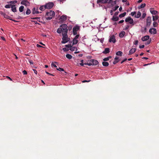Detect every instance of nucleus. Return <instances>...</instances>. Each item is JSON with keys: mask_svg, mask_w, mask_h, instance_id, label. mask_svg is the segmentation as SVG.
Masks as SVG:
<instances>
[{"mask_svg": "<svg viewBox=\"0 0 159 159\" xmlns=\"http://www.w3.org/2000/svg\"><path fill=\"white\" fill-rule=\"evenodd\" d=\"M67 26L65 24H63L60 26V27L58 28L57 30L58 33L60 34L62 32V33H67L68 29Z\"/></svg>", "mask_w": 159, "mask_h": 159, "instance_id": "obj_1", "label": "nucleus"}, {"mask_svg": "<svg viewBox=\"0 0 159 159\" xmlns=\"http://www.w3.org/2000/svg\"><path fill=\"white\" fill-rule=\"evenodd\" d=\"M46 15L48 16V17H46V19L47 20H51L53 17L55 15V12L54 11L50 10L49 11L47 12L46 13Z\"/></svg>", "mask_w": 159, "mask_h": 159, "instance_id": "obj_2", "label": "nucleus"}, {"mask_svg": "<svg viewBox=\"0 0 159 159\" xmlns=\"http://www.w3.org/2000/svg\"><path fill=\"white\" fill-rule=\"evenodd\" d=\"M88 62L87 63H85L84 64L90 66L91 65H97L98 63V61L97 60L94 59H91L89 60Z\"/></svg>", "mask_w": 159, "mask_h": 159, "instance_id": "obj_3", "label": "nucleus"}, {"mask_svg": "<svg viewBox=\"0 0 159 159\" xmlns=\"http://www.w3.org/2000/svg\"><path fill=\"white\" fill-rule=\"evenodd\" d=\"M67 33H62L63 37L62 38V41L61 43H65L68 42L70 40V38H68L67 35Z\"/></svg>", "mask_w": 159, "mask_h": 159, "instance_id": "obj_4", "label": "nucleus"}, {"mask_svg": "<svg viewBox=\"0 0 159 159\" xmlns=\"http://www.w3.org/2000/svg\"><path fill=\"white\" fill-rule=\"evenodd\" d=\"M54 5V4L52 2H49L47 3L45 5L46 9H50L52 8Z\"/></svg>", "mask_w": 159, "mask_h": 159, "instance_id": "obj_5", "label": "nucleus"}, {"mask_svg": "<svg viewBox=\"0 0 159 159\" xmlns=\"http://www.w3.org/2000/svg\"><path fill=\"white\" fill-rule=\"evenodd\" d=\"M147 26H149L151 24V18L150 16H148L147 19Z\"/></svg>", "mask_w": 159, "mask_h": 159, "instance_id": "obj_6", "label": "nucleus"}, {"mask_svg": "<svg viewBox=\"0 0 159 159\" xmlns=\"http://www.w3.org/2000/svg\"><path fill=\"white\" fill-rule=\"evenodd\" d=\"M79 29V27L78 26H75L73 29V32L74 35H75L77 34V31Z\"/></svg>", "mask_w": 159, "mask_h": 159, "instance_id": "obj_7", "label": "nucleus"}, {"mask_svg": "<svg viewBox=\"0 0 159 159\" xmlns=\"http://www.w3.org/2000/svg\"><path fill=\"white\" fill-rule=\"evenodd\" d=\"M109 41L110 42H113V43H115L116 42V40L115 37L114 35H112L110 36Z\"/></svg>", "mask_w": 159, "mask_h": 159, "instance_id": "obj_8", "label": "nucleus"}, {"mask_svg": "<svg viewBox=\"0 0 159 159\" xmlns=\"http://www.w3.org/2000/svg\"><path fill=\"white\" fill-rule=\"evenodd\" d=\"M149 32L151 34H155L157 33V30L155 28H151L149 30Z\"/></svg>", "mask_w": 159, "mask_h": 159, "instance_id": "obj_9", "label": "nucleus"}, {"mask_svg": "<svg viewBox=\"0 0 159 159\" xmlns=\"http://www.w3.org/2000/svg\"><path fill=\"white\" fill-rule=\"evenodd\" d=\"M21 4L27 6L29 5L30 3L27 0H22L21 2Z\"/></svg>", "mask_w": 159, "mask_h": 159, "instance_id": "obj_10", "label": "nucleus"}, {"mask_svg": "<svg viewBox=\"0 0 159 159\" xmlns=\"http://www.w3.org/2000/svg\"><path fill=\"white\" fill-rule=\"evenodd\" d=\"M150 11L152 15H157L158 13V12L154 10L153 8H150Z\"/></svg>", "mask_w": 159, "mask_h": 159, "instance_id": "obj_11", "label": "nucleus"}, {"mask_svg": "<svg viewBox=\"0 0 159 159\" xmlns=\"http://www.w3.org/2000/svg\"><path fill=\"white\" fill-rule=\"evenodd\" d=\"M66 19L67 16L66 15H62L60 17L59 20L61 21H63L66 20Z\"/></svg>", "mask_w": 159, "mask_h": 159, "instance_id": "obj_12", "label": "nucleus"}, {"mask_svg": "<svg viewBox=\"0 0 159 159\" xmlns=\"http://www.w3.org/2000/svg\"><path fill=\"white\" fill-rule=\"evenodd\" d=\"M149 39V36L148 35H146L141 38V40L142 41H145L148 40Z\"/></svg>", "mask_w": 159, "mask_h": 159, "instance_id": "obj_13", "label": "nucleus"}, {"mask_svg": "<svg viewBox=\"0 0 159 159\" xmlns=\"http://www.w3.org/2000/svg\"><path fill=\"white\" fill-rule=\"evenodd\" d=\"M108 0H97V3L99 4V3H106L107 2Z\"/></svg>", "mask_w": 159, "mask_h": 159, "instance_id": "obj_14", "label": "nucleus"}, {"mask_svg": "<svg viewBox=\"0 0 159 159\" xmlns=\"http://www.w3.org/2000/svg\"><path fill=\"white\" fill-rule=\"evenodd\" d=\"M11 11H12L14 12H16L17 10L15 7V5H12L11 6Z\"/></svg>", "mask_w": 159, "mask_h": 159, "instance_id": "obj_15", "label": "nucleus"}, {"mask_svg": "<svg viewBox=\"0 0 159 159\" xmlns=\"http://www.w3.org/2000/svg\"><path fill=\"white\" fill-rule=\"evenodd\" d=\"M2 14L3 16L5 18L9 19L10 20H11V17L5 13L2 12Z\"/></svg>", "mask_w": 159, "mask_h": 159, "instance_id": "obj_16", "label": "nucleus"}, {"mask_svg": "<svg viewBox=\"0 0 159 159\" xmlns=\"http://www.w3.org/2000/svg\"><path fill=\"white\" fill-rule=\"evenodd\" d=\"M119 17L118 16H113L112 18V20L114 21H117L119 20Z\"/></svg>", "mask_w": 159, "mask_h": 159, "instance_id": "obj_17", "label": "nucleus"}, {"mask_svg": "<svg viewBox=\"0 0 159 159\" xmlns=\"http://www.w3.org/2000/svg\"><path fill=\"white\" fill-rule=\"evenodd\" d=\"M110 49L109 48H106L105 50L102 53L104 54H107L109 53L110 52Z\"/></svg>", "mask_w": 159, "mask_h": 159, "instance_id": "obj_18", "label": "nucleus"}, {"mask_svg": "<svg viewBox=\"0 0 159 159\" xmlns=\"http://www.w3.org/2000/svg\"><path fill=\"white\" fill-rule=\"evenodd\" d=\"M141 16V13L140 11H138L137 15H135L134 17L135 18H139Z\"/></svg>", "mask_w": 159, "mask_h": 159, "instance_id": "obj_19", "label": "nucleus"}, {"mask_svg": "<svg viewBox=\"0 0 159 159\" xmlns=\"http://www.w3.org/2000/svg\"><path fill=\"white\" fill-rule=\"evenodd\" d=\"M125 33L124 31L121 32L119 34V36L120 38H122L124 36Z\"/></svg>", "mask_w": 159, "mask_h": 159, "instance_id": "obj_20", "label": "nucleus"}, {"mask_svg": "<svg viewBox=\"0 0 159 159\" xmlns=\"http://www.w3.org/2000/svg\"><path fill=\"white\" fill-rule=\"evenodd\" d=\"M136 51L135 48H132L130 50V54H132L134 53Z\"/></svg>", "mask_w": 159, "mask_h": 159, "instance_id": "obj_21", "label": "nucleus"}, {"mask_svg": "<svg viewBox=\"0 0 159 159\" xmlns=\"http://www.w3.org/2000/svg\"><path fill=\"white\" fill-rule=\"evenodd\" d=\"M78 40L74 38L73 40V43H72L73 45L77 44L78 43Z\"/></svg>", "mask_w": 159, "mask_h": 159, "instance_id": "obj_22", "label": "nucleus"}, {"mask_svg": "<svg viewBox=\"0 0 159 159\" xmlns=\"http://www.w3.org/2000/svg\"><path fill=\"white\" fill-rule=\"evenodd\" d=\"M135 24V23L134 22L133 19L130 17V24H131L132 25H133Z\"/></svg>", "mask_w": 159, "mask_h": 159, "instance_id": "obj_23", "label": "nucleus"}, {"mask_svg": "<svg viewBox=\"0 0 159 159\" xmlns=\"http://www.w3.org/2000/svg\"><path fill=\"white\" fill-rule=\"evenodd\" d=\"M123 53L120 51H119L117 52L116 53V55L117 56H122Z\"/></svg>", "mask_w": 159, "mask_h": 159, "instance_id": "obj_24", "label": "nucleus"}, {"mask_svg": "<svg viewBox=\"0 0 159 159\" xmlns=\"http://www.w3.org/2000/svg\"><path fill=\"white\" fill-rule=\"evenodd\" d=\"M102 65L105 66H107L109 65V63L108 62L106 61H103L102 62Z\"/></svg>", "mask_w": 159, "mask_h": 159, "instance_id": "obj_25", "label": "nucleus"}, {"mask_svg": "<svg viewBox=\"0 0 159 159\" xmlns=\"http://www.w3.org/2000/svg\"><path fill=\"white\" fill-rule=\"evenodd\" d=\"M153 20L154 21L158 20L159 18V16H153Z\"/></svg>", "mask_w": 159, "mask_h": 159, "instance_id": "obj_26", "label": "nucleus"}, {"mask_svg": "<svg viewBox=\"0 0 159 159\" xmlns=\"http://www.w3.org/2000/svg\"><path fill=\"white\" fill-rule=\"evenodd\" d=\"M45 9H46V8L45 5L41 6L39 8V9L42 11H44Z\"/></svg>", "mask_w": 159, "mask_h": 159, "instance_id": "obj_27", "label": "nucleus"}, {"mask_svg": "<svg viewBox=\"0 0 159 159\" xmlns=\"http://www.w3.org/2000/svg\"><path fill=\"white\" fill-rule=\"evenodd\" d=\"M66 57L69 59H71L72 57L71 55L69 54H67L66 55Z\"/></svg>", "mask_w": 159, "mask_h": 159, "instance_id": "obj_28", "label": "nucleus"}, {"mask_svg": "<svg viewBox=\"0 0 159 159\" xmlns=\"http://www.w3.org/2000/svg\"><path fill=\"white\" fill-rule=\"evenodd\" d=\"M32 13L33 14H38V13H39V11L37 10H35V8H34L33 9V12H32Z\"/></svg>", "mask_w": 159, "mask_h": 159, "instance_id": "obj_29", "label": "nucleus"}, {"mask_svg": "<svg viewBox=\"0 0 159 159\" xmlns=\"http://www.w3.org/2000/svg\"><path fill=\"white\" fill-rule=\"evenodd\" d=\"M77 49V48L75 47H71L70 48V50L72 51H74L75 50Z\"/></svg>", "mask_w": 159, "mask_h": 159, "instance_id": "obj_30", "label": "nucleus"}, {"mask_svg": "<svg viewBox=\"0 0 159 159\" xmlns=\"http://www.w3.org/2000/svg\"><path fill=\"white\" fill-rule=\"evenodd\" d=\"M24 7L23 6H21L19 8V10L20 12H22L23 11Z\"/></svg>", "mask_w": 159, "mask_h": 159, "instance_id": "obj_31", "label": "nucleus"}, {"mask_svg": "<svg viewBox=\"0 0 159 159\" xmlns=\"http://www.w3.org/2000/svg\"><path fill=\"white\" fill-rule=\"evenodd\" d=\"M126 13L125 12H124L123 13L120 14L119 15V17L120 18L123 17H124L126 15Z\"/></svg>", "mask_w": 159, "mask_h": 159, "instance_id": "obj_32", "label": "nucleus"}, {"mask_svg": "<svg viewBox=\"0 0 159 159\" xmlns=\"http://www.w3.org/2000/svg\"><path fill=\"white\" fill-rule=\"evenodd\" d=\"M146 6V4L145 3H143L141 4V5L139 7V9L142 8Z\"/></svg>", "mask_w": 159, "mask_h": 159, "instance_id": "obj_33", "label": "nucleus"}, {"mask_svg": "<svg viewBox=\"0 0 159 159\" xmlns=\"http://www.w3.org/2000/svg\"><path fill=\"white\" fill-rule=\"evenodd\" d=\"M111 56H110L107 57L103 59V60L105 61H107L109 60L110 58H111Z\"/></svg>", "mask_w": 159, "mask_h": 159, "instance_id": "obj_34", "label": "nucleus"}, {"mask_svg": "<svg viewBox=\"0 0 159 159\" xmlns=\"http://www.w3.org/2000/svg\"><path fill=\"white\" fill-rule=\"evenodd\" d=\"M17 2V1L16 0L13 1H10L9 2H8V3H10L11 4H14L16 3Z\"/></svg>", "mask_w": 159, "mask_h": 159, "instance_id": "obj_35", "label": "nucleus"}, {"mask_svg": "<svg viewBox=\"0 0 159 159\" xmlns=\"http://www.w3.org/2000/svg\"><path fill=\"white\" fill-rule=\"evenodd\" d=\"M12 5L11 4H7L5 6V7L6 8H10L11 7V6Z\"/></svg>", "mask_w": 159, "mask_h": 159, "instance_id": "obj_36", "label": "nucleus"}, {"mask_svg": "<svg viewBox=\"0 0 159 159\" xmlns=\"http://www.w3.org/2000/svg\"><path fill=\"white\" fill-rule=\"evenodd\" d=\"M31 13L30 10V9H28L27 11L26 12V14L27 15H29Z\"/></svg>", "mask_w": 159, "mask_h": 159, "instance_id": "obj_37", "label": "nucleus"}, {"mask_svg": "<svg viewBox=\"0 0 159 159\" xmlns=\"http://www.w3.org/2000/svg\"><path fill=\"white\" fill-rule=\"evenodd\" d=\"M153 26L154 27H156L158 25V24H157V23L156 22H155V21H154L153 22Z\"/></svg>", "mask_w": 159, "mask_h": 159, "instance_id": "obj_38", "label": "nucleus"}, {"mask_svg": "<svg viewBox=\"0 0 159 159\" xmlns=\"http://www.w3.org/2000/svg\"><path fill=\"white\" fill-rule=\"evenodd\" d=\"M62 50L64 52H67L69 50V49L66 48H62Z\"/></svg>", "mask_w": 159, "mask_h": 159, "instance_id": "obj_39", "label": "nucleus"}, {"mask_svg": "<svg viewBox=\"0 0 159 159\" xmlns=\"http://www.w3.org/2000/svg\"><path fill=\"white\" fill-rule=\"evenodd\" d=\"M83 62H84V60H81V61H80L81 63H79L80 65L81 66H83L84 64H84Z\"/></svg>", "mask_w": 159, "mask_h": 159, "instance_id": "obj_40", "label": "nucleus"}, {"mask_svg": "<svg viewBox=\"0 0 159 159\" xmlns=\"http://www.w3.org/2000/svg\"><path fill=\"white\" fill-rule=\"evenodd\" d=\"M147 30V28H146V27H144L143 28H142L141 30V31L142 32H146Z\"/></svg>", "mask_w": 159, "mask_h": 159, "instance_id": "obj_41", "label": "nucleus"}, {"mask_svg": "<svg viewBox=\"0 0 159 159\" xmlns=\"http://www.w3.org/2000/svg\"><path fill=\"white\" fill-rule=\"evenodd\" d=\"M57 70L60 71H64V70L63 69L60 67L58 68H57Z\"/></svg>", "mask_w": 159, "mask_h": 159, "instance_id": "obj_42", "label": "nucleus"}, {"mask_svg": "<svg viewBox=\"0 0 159 159\" xmlns=\"http://www.w3.org/2000/svg\"><path fill=\"white\" fill-rule=\"evenodd\" d=\"M65 46L66 48H70L72 47V45L71 44L66 45Z\"/></svg>", "mask_w": 159, "mask_h": 159, "instance_id": "obj_43", "label": "nucleus"}, {"mask_svg": "<svg viewBox=\"0 0 159 159\" xmlns=\"http://www.w3.org/2000/svg\"><path fill=\"white\" fill-rule=\"evenodd\" d=\"M119 7V6H116L115 7H114V8H113V11H116L118 8Z\"/></svg>", "mask_w": 159, "mask_h": 159, "instance_id": "obj_44", "label": "nucleus"}, {"mask_svg": "<svg viewBox=\"0 0 159 159\" xmlns=\"http://www.w3.org/2000/svg\"><path fill=\"white\" fill-rule=\"evenodd\" d=\"M136 12L135 11H134V12H131V15L133 16H134H134L135 15H136Z\"/></svg>", "mask_w": 159, "mask_h": 159, "instance_id": "obj_45", "label": "nucleus"}, {"mask_svg": "<svg viewBox=\"0 0 159 159\" xmlns=\"http://www.w3.org/2000/svg\"><path fill=\"white\" fill-rule=\"evenodd\" d=\"M146 16V14L145 13H143L142 15V18L143 19Z\"/></svg>", "mask_w": 159, "mask_h": 159, "instance_id": "obj_46", "label": "nucleus"}, {"mask_svg": "<svg viewBox=\"0 0 159 159\" xmlns=\"http://www.w3.org/2000/svg\"><path fill=\"white\" fill-rule=\"evenodd\" d=\"M119 60H115V61H114L113 62V64H116V63H117V62H119Z\"/></svg>", "mask_w": 159, "mask_h": 159, "instance_id": "obj_47", "label": "nucleus"}, {"mask_svg": "<svg viewBox=\"0 0 159 159\" xmlns=\"http://www.w3.org/2000/svg\"><path fill=\"white\" fill-rule=\"evenodd\" d=\"M138 40H135L134 43V44L135 45H136L138 44Z\"/></svg>", "mask_w": 159, "mask_h": 159, "instance_id": "obj_48", "label": "nucleus"}, {"mask_svg": "<svg viewBox=\"0 0 159 159\" xmlns=\"http://www.w3.org/2000/svg\"><path fill=\"white\" fill-rule=\"evenodd\" d=\"M129 25H127L126 26L125 28L124 29L125 30H127L129 28Z\"/></svg>", "mask_w": 159, "mask_h": 159, "instance_id": "obj_49", "label": "nucleus"}, {"mask_svg": "<svg viewBox=\"0 0 159 159\" xmlns=\"http://www.w3.org/2000/svg\"><path fill=\"white\" fill-rule=\"evenodd\" d=\"M33 19H37L38 21H39V20L40 18L39 17H34L32 18Z\"/></svg>", "mask_w": 159, "mask_h": 159, "instance_id": "obj_50", "label": "nucleus"}, {"mask_svg": "<svg viewBox=\"0 0 159 159\" xmlns=\"http://www.w3.org/2000/svg\"><path fill=\"white\" fill-rule=\"evenodd\" d=\"M24 75H27V72L25 70H24L22 72Z\"/></svg>", "mask_w": 159, "mask_h": 159, "instance_id": "obj_51", "label": "nucleus"}, {"mask_svg": "<svg viewBox=\"0 0 159 159\" xmlns=\"http://www.w3.org/2000/svg\"><path fill=\"white\" fill-rule=\"evenodd\" d=\"M79 34H77L76 35V36L74 38V39H77L79 38Z\"/></svg>", "mask_w": 159, "mask_h": 159, "instance_id": "obj_52", "label": "nucleus"}, {"mask_svg": "<svg viewBox=\"0 0 159 159\" xmlns=\"http://www.w3.org/2000/svg\"><path fill=\"white\" fill-rule=\"evenodd\" d=\"M125 21L126 22H128L129 21V17H128L125 20Z\"/></svg>", "mask_w": 159, "mask_h": 159, "instance_id": "obj_53", "label": "nucleus"}, {"mask_svg": "<svg viewBox=\"0 0 159 159\" xmlns=\"http://www.w3.org/2000/svg\"><path fill=\"white\" fill-rule=\"evenodd\" d=\"M29 62L30 64H33L34 63L33 61L32 60H29Z\"/></svg>", "mask_w": 159, "mask_h": 159, "instance_id": "obj_54", "label": "nucleus"}, {"mask_svg": "<svg viewBox=\"0 0 159 159\" xmlns=\"http://www.w3.org/2000/svg\"><path fill=\"white\" fill-rule=\"evenodd\" d=\"M46 73L47 74H48L49 75H52V76H54V75H53L52 74H51L50 73H48V72L46 71Z\"/></svg>", "mask_w": 159, "mask_h": 159, "instance_id": "obj_55", "label": "nucleus"}, {"mask_svg": "<svg viewBox=\"0 0 159 159\" xmlns=\"http://www.w3.org/2000/svg\"><path fill=\"white\" fill-rule=\"evenodd\" d=\"M51 66H54V67H57V66H56V65L54 64L53 63H52V64H51Z\"/></svg>", "mask_w": 159, "mask_h": 159, "instance_id": "obj_56", "label": "nucleus"}, {"mask_svg": "<svg viewBox=\"0 0 159 159\" xmlns=\"http://www.w3.org/2000/svg\"><path fill=\"white\" fill-rule=\"evenodd\" d=\"M119 12L118 11H116L115 13L114 14V16H117L118 14V13H119Z\"/></svg>", "mask_w": 159, "mask_h": 159, "instance_id": "obj_57", "label": "nucleus"}, {"mask_svg": "<svg viewBox=\"0 0 159 159\" xmlns=\"http://www.w3.org/2000/svg\"><path fill=\"white\" fill-rule=\"evenodd\" d=\"M144 45L139 46V47L140 48H144Z\"/></svg>", "mask_w": 159, "mask_h": 159, "instance_id": "obj_58", "label": "nucleus"}, {"mask_svg": "<svg viewBox=\"0 0 159 159\" xmlns=\"http://www.w3.org/2000/svg\"><path fill=\"white\" fill-rule=\"evenodd\" d=\"M33 70L34 73H35L37 75L38 73L37 71L35 69H33Z\"/></svg>", "mask_w": 159, "mask_h": 159, "instance_id": "obj_59", "label": "nucleus"}, {"mask_svg": "<svg viewBox=\"0 0 159 159\" xmlns=\"http://www.w3.org/2000/svg\"><path fill=\"white\" fill-rule=\"evenodd\" d=\"M112 0H108L107 2V3L109 4H110Z\"/></svg>", "mask_w": 159, "mask_h": 159, "instance_id": "obj_60", "label": "nucleus"}, {"mask_svg": "<svg viewBox=\"0 0 159 159\" xmlns=\"http://www.w3.org/2000/svg\"><path fill=\"white\" fill-rule=\"evenodd\" d=\"M124 22V20H122L119 21L118 22L119 24H120L123 23Z\"/></svg>", "mask_w": 159, "mask_h": 159, "instance_id": "obj_61", "label": "nucleus"}, {"mask_svg": "<svg viewBox=\"0 0 159 159\" xmlns=\"http://www.w3.org/2000/svg\"><path fill=\"white\" fill-rule=\"evenodd\" d=\"M90 81V80L87 81V80H83V81H82V82L83 83H85V82H89Z\"/></svg>", "mask_w": 159, "mask_h": 159, "instance_id": "obj_62", "label": "nucleus"}, {"mask_svg": "<svg viewBox=\"0 0 159 159\" xmlns=\"http://www.w3.org/2000/svg\"><path fill=\"white\" fill-rule=\"evenodd\" d=\"M151 40H150L149 41H148L147 42V43H146V44H150V42H151Z\"/></svg>", "mask_w": 159, "mask_h": 159, "instance_id": "obj_63", "label": "nucleus"}, {"mask_svg": "<svg viewBox=\"0 0 159 159\" xmlns=\"http://www.w3.org/2000/svg\"><path fill=\"white\" fill-rule=\"evenodd\" d=\"M72 27L71 26H69L68 28V29L69 30H71V29H72Z\"/></svg>", "mask_w": 159, "mask_h": 159, "instance_id": "obj_64", "label": "nucleus"}]
</instances>
